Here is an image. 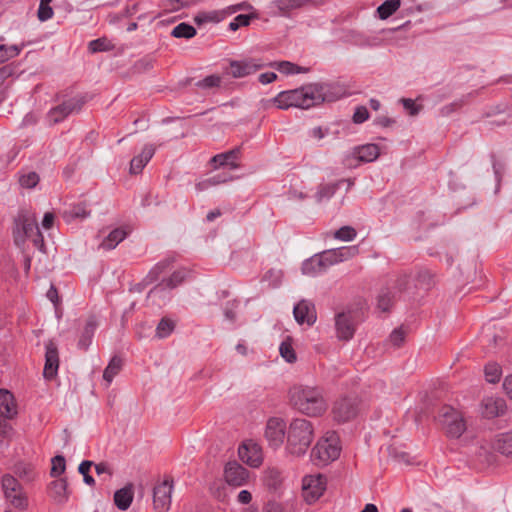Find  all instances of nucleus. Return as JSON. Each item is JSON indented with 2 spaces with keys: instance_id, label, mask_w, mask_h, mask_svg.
I'll return each mask as SVG.
<instances>
[{
  "instance_id": "nucleus-1",
  "label": "nucleus",
  "mask_w": 512,
  "mask_h": 512,
  "mask_svg": "<svg viewBox=\"0 0 512 512\" xmlns=\"http://www.w3.org/2000/svg\"><path fill=\"white\" fill-rule=\"evenodd\" d=\"M341 97L338 87L329 83H311L300 88L281 91L275 97L263 100L264 108L309 109L323 102H332Z\"/></svg>"
},
{
  "instance_id": "nucleus-2",
  "label": "nucleus",
  "mask_w": 512,
  "mask_h": 512,
  "mask_svg": "<svg viewBox=\"0 0 512 512\" xmlns=\"http://www.w3.org/2000/svg\"><path fill=\"white\" fill-rule=\"evenodd\" d=\"M293 407L309 417H318L327 410V401L322 389L316 386H295L290 390Z\"/></svg>"
},
{
  "instance_id": "nucleus-3",
  "label": "nucleus",
  "mask_w": 512,
  "mask_h": 512,
  "mask_svg": "<svg viewBox=\"0 0 512 512\" xmlns=\"http://www.w3.org/2000/svg\"><path fill=\"white\" fill-rule=\"evenodd\" d=\"M314 438L313 424L303 418L293 419L287 430L286 452L294 457L306 454Z\"/></svg>"
},
{
  "instance_id": "nucleus-4",
  "label": "nucleus",
  "mask_w": 512,
  "mask_h": 512,
  "mask_svg": "<svg viewBox=\"0 0 512 512\" xmlns=\"http://www.w3.org/2000/svg\"><path fill=\"white\" fill-rule=\"evenodd\" d=\"M341 447L338 435L328 431L318 440L311 451V458L317 465H327L340 456Z\"/></svg>"
},
{
  "instance_id": "nucleus-5",
  "label": "nucleus",
  "mask_w": 512,
  "mask_h": 512,
  "mask_svg": "<svg viewBox=\"0 0 512 512\" xmlns=\"http://www.w3.org/2000/svg\"><path fill=\"white\" fill-rule=\"evenodd\" d=\"M15 241L24 242L25 238L33 237L34 245L42 249L44 239L39 231L35 213L22 210L16 219Z\"/></svg>"
},
{
  "instance_id": "nucleus-6",
  "label": "nucleus",
  "mask_w": 512,
  "mask_h": 512,
  "mask_svg": "<svg viewBox=\"0 0 512 512\" xmlns=\"http://www.w3.org/2000/svg\"><path fill=\"white\" fill-rule=\"evenodd\" d=\"M18 414V404L13 394L6 390L0 389V435L8 436L11 432V426L8 420L14 419Z\"/></svg>"
},
{
  "instance_id": "nucleus-7",
  "label": "nucleus",
  "mask_w": 512,
  "mask_h": 512,
  "mask_svg": "<svg viewBox=\"0 0 512 512\" xmlns=\"http://www.w3.org/2000/svg\"><path fill=\"white\" fill-rule=\"evenodd\" d=\"M440 421L447 435L451 438H459L466 430L462 414L452 407L442 409Z\"/></svg>"
},
{
  "instance_id": "nucleus-8",
  "label": "nucleus",
  "mask_w": 512,
  "mask_h": 512,
  "mask_svg": "<svg viewBox=\"0 0 512 512\" xmlns=\"http://www.w3.org/2000/svg\"><path fill=\"white\" fill-rule=\"evenodd\" d=\"M223 478L228 486L239 488L249 485L252 475L237 461H230L224 466Z\"/></svg>"
},
{
  "instance_id": "nucleus-9",
  "label": "nucleus",
  "mask_w": 512,
  "mask_h": 512,
  "mask_svg": "<svg viewBox=\"0 0 512 512\" xmlns=\"http://www.w3.org/2000/svg\"><path fill=\"white\" fill-rule=\"evenodd\" d=\"M288 427L284 419L280 417H271L267 420L264 437L268 442V445L273 449L280 448L285 437L287 438Z\"/></svg>"
},
{
  "instance_id": "nucleus-10",
  "label": "nucleus",
  "mask_w": 512,
  "mask_h": 512,
  "mask_svg": "<svg viewBox=\"0 0 512 512\" xmlns=\"http://www.w3.org/2000/svg\"><path fill=\"white\" fill-rule=\"evenodd\" d=\"M326 478L321 474L306 475L302 479V495L308 504L316 502L325 492Z\"/></svg>"
},
{
  "instance_id": "nucleus-11",
  "label": "nucleus",
  "mask_w": 512,
  "mask_h": 512,
  "mask_svg": "<svg viewBox=\"0 0 512 512\" xmlns=\"http://www.w3.org/2000/svg\"><path fill=\"white\" fill-rule=\"evenodd\" d=\"M187 276L185 270H177L173 272L169 277L164 278L160 283L154 286L149 295L153 298L166 300L170 298V292L181 285Z\"/></svg>"
},
{
  "instance_id": "nucleus-12",
  "label": "nucleus",
  "mask_w": 512,
  "mask_h": 512,
  "mask_svg": "<svg viewBox=\"0 0 512 512\" xmlns=\"http://www.w3.org/2000/svg\"><path fill=\"white\" fill-rule=\"evenodd\" d=\"M2 490L5 498L17 509L27 507V497L22 492L18 481L11 475H4L2 478Z\"/></svg>"
},
{
  "instance_id": "nucleus-13",
  "label": "nucleus",
  "mask_w": 512,
  "mask_h": 512,
  "mask_svg": "<svg viewBox=\"0 0 512 512\" xmlns=\"http://www.w3.org/2000/svg\"><path fill=\"white\" fill-rule=\"evenodd\" d=\"M85 100L81 96H76L70 98L58 106L52 108L49 111L48 118L53 123H58L64 120L71 114L78 113L82 106L84 105Z\"/></svg>"
},
{
  "instance_id": "nucleus-14",
  "label": "nucleus",
  "mask_w": 512,
  "mask_h": 512,
  "mask_svg": "<svg viewBox=\"0 0 512 512\" xmlns=\"http://www.w3.org/2000/svg\"><path fill=\"white\" fill-rule=\"evenodd\" d=\"M238 455L242 462L252 468L259 467L263 462L262 448L252 440H247L239 446Z\"/></svg>"
},
{
  "instance_id": "nucleus-15",
  "label": "nucleus",
  "mask_w": 512,
  "mask_h": 512,
  "mask_svg": "<svg viewBox=\"0 0 512 512\" xmlns=\"http://www.w3.org/2000/svg\"><path fill=\"white\" fill-rule=\"evenodd\" d=\"M173 484L164 480L155 486L153 491V504L156 512H167L171 506Z\"/></svg>"
},
{
  "instance_id": "nucleus-16",
  "label": "nucleus",
  "mask_w": 512,
  "mask_h": 512,
  "mask_svg": "<svg viewBox=\"0 0 512 512\" xmlns=\"http://www.w3.org/2000/svg\"><path fill=\"white\" fill-rule=\"evenodd\" d=\"M265 64L260 59L248 58L243 60H235L230 62V74L234 78H243L254 74Z\"/></svg>"
},
{
  "instance_id": "nucleus-17",
  "label": "nucleus",
  "mask_w": 512,
  "mask_h": 512,
  "mask_svg": "<svg viewBox=\"0 0 512 512\" xmlns=\"http://www.w3.org/2000/svg\"><path fill=\"white\" fill-rule=\"evenodd\" d=\"M336 336L341 341H349L353 338L356 324L351 313L341 312L335 316Z\"/></svg>"
},
{
  "instance_id": "nucleus-18",
  "label": "nucleus",
  "mask_w": 512,
  "mask_h": 512,
  "mask_svg": "<svg viewBox=\"0 0 512 512\" xmlns=\"http://www.w3.org/2000/svg\"><path fill=\"white\" fill-rule=\"evenodd\" d=\"M481 415L487 419H493L503 415L506 411V402L501 397H484L479 409Z\"/></svg>"
},
{
  "instance_id": "nucleus-19",
  "label": "nucleus",
  "mask_w": 512,
  "mask_h": 512,
  "mask_svg": "<svg viewBox=\"0 0 512 512\" xmlns=\"http://www.w3.org/2000/svg\"><path fill=\"white\" fill-rule=\"evenodd\" d=\"M311 0H273L269 4L271 13L276 16L291 17L292 13L310 3Z\"/></svg>"
},
{
  "instance_id": "nucleus-20",
  "label": "nucleus",
  "mask_w": 512,
  "mask_h": 512,
  "mask_svg": "<svg viewBox=\"0 0 512 512\" xmlns=\"http://www.w3.org/2000/svg\"><path fill=\"white\" fill-rule=\"evenodd\" d=\"M293 314L299 325L312 326L317 320L315 306L308 300H301L293 308Z\"/></svg>"
},
{
  "instance_id": "nucleus-21",
  "label": "nucleus",
  "mask_w": 512,
  "mask_h": 512,
  "mask_svg": "<svg viewBox=\"0 0 512 512\" xmlns=\"http://www.w3.org/2000/svg\"><path fill=\"white\" fill-rule=\"evenodd\" d=\"M59 368V355L58 349L53 341L45 343V365L43 369V376L51 380L58 372Z\"/></svg>"
},
{
  "instance_id": "nucleus-22",
  "label": "nucleus",
  "mask_w": 512,
  "mask_h": 512,
  "mask_svg": "<svg viewBox=\"0 0 512 512\" xmlns=\"http://www.w3.org/2000/svg\"><path fill=\"white\" fill-rule=\"evenodd\" d=\"M332 413L336 421L347 422L357 414L356 403L348 398L341 399L335 403Z\"/></svg>"
},
{
  "instance_id": "nucleus-23",
  "label": "nucleus",
  "mask_w": 512,
  "mask_h": 512,
  "mask_svg": "<svg viewBox=\"0 0 512 512\" xmlns=\"http://www.w3.org/2000/svg\"><path fill=\"white\" fill-rule=\"evenodd\" d=\"M131 229L127 225L113 228L107 236H105L102 242L99 244V248L104 250L115 249L123 240L130 234Z\"/></svg>"
},
{
  "instance_id": "nucleus-24",
  "label": "nucleus",
  "mask_w": 512,
  "mask_h": 512,
  "mask_svg": "<svg viewBox=\"0 0 512 512\" xmlns=\"http://www.w3.org/2000/svg\"><path fill=\"white\" fill-rule=\"evenodd\" d=\"M156 151L153 144H145L139 154L134 156L130 162V173L138 174L152 159Z\"/></svg>"
},
{
  "instance_id": "nucleus-25",
  "label": "nucleus",
  "mask_w": 512,
  "mask_h": 512,
  "mask_svg": "<svg viewBox=\"0 0 512 512\" xmlns=\"http://www.w3.org/2000/svg\"><path fill=\"white\" fill-rule=\"evenodd\" d=\"M380 155V148L377 144L368 143L355 147L350 156L360 162L369 163L375 161Z\"/></svg>"
},
{
  "instance_id": "nucleus-26",
  "label": "nucleus",
  "mask_w": 512,
  "mask_h": 512,
  "mask_svg": "<svg viewBox=\"0 0 512 512\" xmlns=\"http://www.w3.org/2000/svg\"><path fill=\"white\" fill-rule=\"evenodd\" d=\"M491 448L512 459V432H502L496 434L491 440Z\"/></svg>"
},
{
  "instance_id": "nucleus-27",
  "label": "nucleus",
  "mask_w": 512,
  "mask_h": 512,
  "mask_svg": "<svg viewBox=\"0 0 512 512\" xmlns=\"http://www.w3.org/2000/svg\"><path fill=\"white\" fill-rule=\"evenodd\" d=\"M349 41L361 48H372L381 45V39L375 34H366L352 30L348 34Z\"/></svg>"
},
{
  "instance_id": "nucleus-28",
  "label": "nucleus",
  "mask_w": 512,
  "mask_h": 512,
  "mask_svg": "<svg viewBox=\"0 0 512 512\" xmlns=\"http://www.w3.org/2000/svg\"><path fill=\"white\" fill-rule=\"evenodd\" d=\"M49 496L58 504L65 503L68 499L67 482L65 479L52 481L48 487Z\"/></svg>"
},
{
  "instance_id": "nucleus-29",
  "label": "nucleus",
  "mask_w": 512,
  "mask_h": 512,
  "mask_svg": "<svg viewBox=\"0 0 512 512\" xmlns=\"http://www.w3.org/2000/svg\"><path fill=\"white\" fill-rule=\"evenodd\" d=\"M304 275L315 277L326 271L323 261L319 253L314 254L312 257L306 259L301 266Z\"/></svg>"
},
{
  "instance_id": "nucleus-30",
  "label": "nucleus",
  "mask_w": 512,
  "mask_h": 512,
  "mask_svg": "<svg viewBox=\"0 0 512 512\" xmlns=\"http://www.w3.org/2000/svg\"><path fill=\"white\" fill-rule=\"evenodd\" d=\"M239 150L233 149L225 153L217 154L212 159L211 162L214 165V168L217 169L219 167L227 166L230 169L234 170L238 168V164L236 162L238 158Z\"/></svg>"
},
{
  "instance_id": "nucleus-31",
  "label": "nucleus",
  "mask_w": 512,
  "mask_h": 512,
  "mask_svg": "<svg viewBox=\"0 0 512 512\" xmlns=\"http://www.w3.org/2000/svg\"><path fill=\"white\" fill-rule=\"evenodd\" d=\"M133 501V488L131 485L117 490L114 494V503L121 511H126Z\"/></svg>"
},
{
  "instance_id": "nucleus-32",
  "label": "nucleus",
  "mask_w": 512,
  "mask_h": 512,
  "mask_svg": "<svg viewBox=\"0 0 512 512\" xmlns=\"http://www.w3.org/2000/svg\"><path fill=\"white\" fill-rule=\"evenodd\" d=\"M90 216V210L84 202L75 204L63 212V218L66 222L73 220H83Z\"/></svg>"
},
{
  "instance_id": "nucleus-33",
  "label": "nucleus",
  "mask_w": 512,
  "mask_h": 512,
  "mask_svg": "<svg viewBox=\"0 0 512 512\" xmlns=\"http://www.w3.org/2000/svg\"><path fill=\"white\" fill-rule=\"evenodd\" d=\"M96 327H97V321H96L95 317H90L87 320L84 330L82 332V335L78 341V347L80 349H83V350L88 349V347L90 346V344L92 342Z\"/></svg>"
},
{
  "instance_id": "nucleus-34",
  "label": "nucleus",
  "mask_w": 512,
  "mask_h": 512,
  "mask_svg": "<svg viewBox=\"0 0 512 512\" xmlns=\"http://www.w3.org/2000/svg\"><path fill=\"white\" fill-rule=\"evenodd\" d=\"M121 368L122 359L118 356L112 357L103 372V380L105 382L106 387L110 386L114 377L120 372Z\"/></svg>"
},
{
  "instance_id": "nucleus-35",
  "label": "nucleus",
  "mask_w": 512,
  "mask_h": 512,
  "mask_svg": "<svg viewBox=\"0 0 512 512\" xmlns=\"http://www.w3.org/2000/svg\"><path fill=\"white\" fill-rule=\"evenodd\" d=\"M263 483L271 490H276L281 484V473L276 468H267L262 473Z\"/></svg>"
},
{
  "instance_id": "nucleus-36",
  "label": "nucleus",
  "mask_w": 512,
  "mask_h": 512,
  "mask_svg": "<svg viewBox=\"0 0 512 512\" xmlns=\"http://www.w3.org/2000/svg\"><path fill=\"white\" fill-rule=\"evenodd\" d=\"M269 66L275 68L277 71L285 75H294L307 72L306 68L300 67L289 61L273 62L270 63Z\"/></svg>"
},
{
  "instance_id": "nucleus-37",
  "label": "nucleus",
  "mask_w": 512,
  "mask_h": 512,
  "mask_svg": "<svg viewBox=\"0 0 512 512\" xmlns=\"http://www.w3.org/2000/svg\"><path fill=\"white\" fill-rule=\"evenodd\" d=\"M401 5V0H386L378 8L377 14L381 20L389 18Z\"/></svg>"
},
{
  "instance_id": "nucleus-38",
  "label": "nucleus",
  "mask_w": 512,
  "mask_h": 512,
  "mask_svg": "<svg viewBox=\"0 0 512 512\" xmlns=\"http://www.w3.org/2000/svg\"><path fill=\"white\" fill-rule=\"evenodd\" d=\"M279 352L281 357L288 363H294L297 360L291 337H287L281 342Z\"/></svg>"
},
{
  "instance_id": "nucleus-39",
  "label": "nucleus",
  "mask_w": 512,
  "mask_h": 512,
  "mask_svg": "<svg viewBox=\"0 0 512 512\" xmlns=\"http://www.w3.org/2000/svg\"><path fill=\"white\" fill-rule=\"evenodd\" d=\"M196 33V29L192 25L182 22L173 28L171 35L175 38L190 39Z\"/></svg>"
},
{
  "instance_id": "nucleus-40",
  "label": "nucleus",
  "mask_w": 512,
  "mask_h": 512,
  "mask_svg": "<svg viewBox=\"0 0 512 512\" xmlns=\"http://www.w3.org/2000/svg\"><path fill=\"white\" fill-rule=\"evenodd\" d=\"M170 264L171 261L169 259H163L156 263L147 274L146 281L148 283L156 281L169 268Z\"/></svg>"
},
{
  "instance_id": "nucleus-41",
  "label": "nucleus",
  "mask_w": 512,
  "mask_h": 512,
  "mask_svg": "<svg viewBox=\"0 0 512 512\" xmlns=\"http://www.w3.org/2000/svg\"><path fill=\"white\" fill-rule=\"evenodd\" d=\"M23 47L24 45L6 46L4 44H0V64L17 57L21 53Z\"/></svg>"
},
{
  "instance_id": "nucleus-42",
  "label": "nucleus",
  "mask_w": 512,
  "mask_h": 512,
  "mask_svg": "<svg viewBox=\"0 0 512 512\" xmlns=\"http://www.w3.org/2000/svg\"><path fill=\"white\" fill-rule=\"evenodd\" d=\"M258 18L256 12H250L247 14H240L236 16L229 24V29L232 31L238 30L240 27H245L250 24L251 19Z\"/></svg>"
},
{
  "instance_id": "nucleus-43",
  "label": "nucleus",
  "mask_w": 512,
  "mask_h": 512,
  "mask_svg": "<svg viewBox=\"0 0 512 512\" xmlns=\"http://www.w3.org/2000/svg\"><path fill=\"white\" fill-rule=\"evenodd\" d=\"M357 236L356 230L352 226H342L333 233V237L339 241L350 242Z\"/></svg>"
},
{
  "instance_id": "nucleus-44",
  "label": "nucleus",
  "mask_w": 512,
  "mask_h": 512,
  "mask_svg": "<svg viewBox=\"0 0 512 512\" xmlns=\"http://www.w3.org/2000/svg\"><path fill=\"white\" fill-rule=\"evenodd\" d=\"M15 473L25 481H32L36 475L34 466L27 463H19L15 467Z\"/></svg>"
},
{
  "instance_id": "nucleus-45",
  "label": "nucleus",
  "mask_w": 512,
  "mask_h": 512,
  "mask_svg": "<svg viewBox=\"0 0 512 512\" xmlns=\"http://www.w3.org/2000/svg\"><path fill=\"white\" fill-rule=\"evenodd\" d=\"M175 325L174 322L163 318L156 328V336L160 339L168 337L174 330Z\"/></svg>"
},
{
  "instance_id": "nucleus-46",
  "label": "nucleus",
  "mask_w": 512,
  "mask_h": 512,
  "mask_svg": "<svg viewBox=\"0 0 512 512\" xmlns=\"http://www.w3.org/2000/svg\"><path fill=\"white\" fill-rule=\"evenodd\" d=\"M52 0H41L38 8V19L45 22L53 17V9L51 7Z\"/></svg>"
},
{
  "instance_id": "nucleus-47",
  "label": "nucleus",
  "mask_w": 512,
  "mask_h": 512,
  "mask_svg": "<svg viewBox=\"0 0 512 512\" xmlns=\"http://www.w3.org/2000/svg\"><path fill=\"white\" fill-rule=\"evenodd\" d=\"M485 378L489 383H496L501 377V368L496 363H489L485 366Z\"/></svg>"
},
{
  "instance_id": "nucleus-48",
  "label": "nucleus",
  "mask_w": 512,
  "mask_h": 512,
  "mask_svg": "<svg viewBox=\"0 0 512 512\" xmlns=\"http://www.w3.org/2000/svg\"><path fill=\"white\" fill-rule=\"evenodd\" d=\"M66 469V461L65 458L61 455H57L51 460V471L50 474L52 477H58L65 472Z\"/></svg>"
},
{
  "instance_id": "nucleus-49",
  "label": "nucleus",
  "mask_w": 512,
  "mask_h": 512,
  "mask_svg": "<svg viewBox=\"0 0 512 512\" xmlns=\"http://www.w3.org/2000/svg\"><path fill=\"white\" fill-rule=\"evenodd\" d=\"M335 249L337 251L338 260L340 263L353 258L359 253V248L357 245L343 246Z\"/></svg>"
},
{
  "instance_id": "nucleus-50",
  "label": "nucleus",
  "mask_w": 512,
  "mask_h": 512,
  "mask_svg": "<svg viewBox=\"0 0 512 512\" xmlns=\"http://www.w3.org/2000/svg\"><path fill=\"white\" fill-rule=\"evenodd\" d=\"M88 47L92 53H96L111 50L113 45L106 38H98L90 41Z\"/></svg>"
},
{
  "instance_id": "nucleus-51",
  "label": "nucleus",
  "mask_w": 512,
  "mask_h": 512,
  "mask_svg": "<svg viewBox=\"0 0 512 512\" xmlns=\"http://www.w3.org/2000/svg\"><path fill=\"white\" fill-rule=\"evenodd\" d=\"M400 102L407 114L410 116H417L423 109L421 104L416 103L415 100L410 98H402L400 99Z\"/></svg>"
},
{
  "instance_id": "nucleus-52",
  "label": "nucleus",
  "mask_w": 512,
  "mask_h": 512,
  "mask_svg": "<svg viewBox=\"0 0 512 512\" xmlns=\"http://www.w3.org/2000/svg\"><path fill=\"white\" fill-rule=\"evenodd\" d=\"M336 192V185L328 184L323 185L319 188L316 193V200L319 203L329 200Z\"/></svg>"
},
{
  "instance_id": "nucleus-53",
  "label": "nucleus",
  "mask_w": 512,
  "mask_h": 512,
  "mask_svg": "<svg viewBox=\"0 0 512 512\" xmlns=\"http://www.w3.org/2000/svg\"><path fill=\"white\" fill-rule=\"evenodd\" d=\"M326 270L339 262L336 249H329L319 253Z\"/></svg>"
},
{
  "instance_id": "nucleus-54",
  "label": "nucleus",
  "mask_w": 512,
  "mask_h": 512,
  "mask_svg": "<svg viewBox=\"0 0 512 512\" xmlns=\"http://www.w3.org/2000/svg\"><path fill=\"white\" fill-rule=\"evenodd\" d=\"M39 182V176L35 172H27L25 174H22L19 179V183L24 188H34Z\"/></svg>"
},
{
  "instance_id": "nucleus-55",
  "label": "nucleus",
  "mask_w": 512,
  "mask_h": 512,
  "mask_svg": "<svg viewBox=\"0 0 512 512\" xmlns=\"http://www.w3.org/2000/svg\"><path fill=\"white\" fill-rule=\"evenodd\" d=\"M283 278V272L279 269H270L264 275V281H267L270 286L278 287Z\"/></svg>"
},
{
  "instance_id": "nucleus-56",
  "label": "nucleus",
  "mask_w": 512,
  "mask_h": 512,
  "mask_svg": "<svg viewBox=\"0 0 512 512\" xmlns=\"http://www.w3.org/2000/svg\"><path fill=\"white\" fill-rule=\"evenodd\" d=\"M221 83V77L218 75H209L196 83V86L201 89H210L218 87Z\"/></svg>"
},
{
  "instance_id": "nucleus-57",
  "label": "nucleus",
  "mask_w": 512,
  "mask_h": 512,
  "mask_svg": "<svg viewBox=\"0 0 512 512\" xmlns=\"http://www.w3.org/2000/svg\"><path fill=\"white\" fill-rule=\"evenodd\" d=\"M92 464L93 463L91 461L85 460L82 461L78 467V472L83 475V481L87 485H93L95 483L94 478L91 475H89V470Z\"/></svg>"
},
{
  "instance_id": "nucleus-58",
  "label": "nucleus",
  "mask_w": 512,
  "mask_h": 512,
  "mask_svg": "<svg viewBox=\"0 0 512 512\" xmlns=\"http://www.w3.org/2000/svg\"><path fill=\"white\" fill-rule=\"evenodd\" d=\"M238 11H247L248 13L255 12L253 6L250 3L245 1V2H241L239 4H235V5H231V6L227 7L223 11V13L225 15H231Z\"/></svg>"
},
{
  "instance_id": "nucleus-59",
  "label": "nucleus",
  "mask_w": 512,
  "mask_h": 512,
  "mask_svg": "<svg viewBox=\"0 0 512 512\" xmlns=\"http://www.w3.org/2000/svg\"><path fill=\"white\" fill-rule=\"evenodd\" d=\"M369 118V112L366 107L358 106L356 107L353 114V122L356 124H361L365 122Z\"/></svg>"
},
{
  "instance_id": "nucleus-60",
  "label": "nucleus",
  "mask_w": 512,
  "mask_h": 512,
  "mask_svg": "<svg viewBox=\"0 0 512 512\" xmlns=\"http://www.w3.org/2000/svg\"><path fill=\"white\" fill-rule=\"evenodd\" d=\"M391 306V296L389 292H382L378 297V308L386 312Z\"/></svg>"
},
{
  "instance_id": "nucleus-61",
  "label": "nucleus",
  "mask_w": 512,
  "mask_h": 512,
  "mask_svg": "<svg viewBox=\"0 0 512 512\" xmlns=\"http://www.w3.org/2000/svg\"><path fill=\"white\" fill-rule=\"evenodd\" d=\"M404 337H405V334L401 329H395L394 331H392V333L389 336V342L393 346L398 347L404 341Z\"/></svg>"
},
{
  "instance_id": "nucleus-62",
  "label": "nucleus",
  "mask_w": 512,
  "mask_h": 512,
  "mask_svg": "<svg viewBox=\"0 0 512 512\" xmlns=\"http://www.w3.org/2000/svg\"><path fill=\"white\" fill-rule=\"evenodd\" d=\"M54 223V214L52 212H46L42 220V228L49 230L52 228Z\"/></svg>"
},
{
  "instance_id": "nucleus-63",
  "label": "nucleus",
  "mask_w": 512,
  "mask_h": 512,
  "mask_svg": "<svg viewBox=\"0 0 512 512\" xmlns=\"http://www.w3.org/2000/svg\"><path fill=\"white\" fill-rule=\"evenodd\" d=\"M252 500V495L248 490H241L237 495V501L240 504H249Z\"/></svg>"
},
{
  "instance_id": "nucleus-64",
  "label": "nucleus",
  "mask_w": 512,
  "mask_h": 512,
  "mask_svg": "<svg viewBox=\"0 0 512 512\" xmlns=\"http://www.w3.org/2000/svg\"><path fill=\"white\" fill-rule=\"evenodd\" d=\"M503 389L506 392V394L512 399V374L504 379Z\"/></svg>"
}]
</instances>
